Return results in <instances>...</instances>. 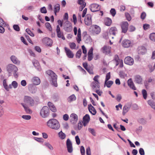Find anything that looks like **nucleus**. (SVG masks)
I'll list each match as a JSON object with an SVG mask.
<instances>
[{"label":"nucleus","mask_w":155,"mask_h":155,"mask_svg":"<svg viewBox=\"0 0 155 155\" xmlns=\"http://www.w3.org/2000/svg\"><path fill=\"white\" fill-rule=\"evenodd\" d=\"M142 94H143V98L145 99H146L147 97V93L146 90L144 89L142 90Z\"/></svg>","instance_id":"49530a36"},{"label":"nucleus","mask_w":155,"mask_h":155,"mask_svg":"<svg viewBox=\"0 0 155 155\" xmlns=\"http://www.w3.org/2000/svg\"><path fill=\"white\" fill-rule=\"evenodd\" d=\"M119 65V67L120 68H122L123 67V60L121 59L119 62L116 63V66Z\"/></svg>","instance_id":"09e8293b"},{"label":"nucleus","mask_w":155,"mask_h":155,"mask_svg":"<svg viewBox=\"0 0 155 155\" xmlns=\"http://www.w3.org/2000/svg\"><path fill=\"white\" fill-rule=\"evenodd\" d=\"M147 103L152 108L155 110V103L153 100L151 99L148 100Z\"/></svg>","instance_id":"2f4dec72"},{"label":"nucleus","mask_w":155,"mask_h":155,"mask_svg":"<svg viewBox=\"0 0 155 155\" xmlns=\"http://www.w3.org/2000/svg\"><path fill=\"white\" fill-rule=\"evenodd\" d=\"M88 130L93 136H96V133L94 129L91 128H88Z\"/></svg>","instance_id":"a18cd8bd"},{"label":"nucleus","mask_w":155,"mask_h":155,"mask_svg":"<svg viewBox=\"0 0 155 155\" xmlns=\"http://www.w3.org/2000/svg\"><path fill=\"white\" fill-rule=\"evenodd\" d=\"M64 29L68 32H71L72 28L71 23L68 21H66L64 24Z\"/></svg>","instance_id":"423d86ee"},{"label":"nucleus","mask_w":155,"mask_h":155,"mask_svg":"<svg viewBox=\"0 0 155 155\" xmlns=\"http://www.w3.org/2000/svg\"><path fill=\"white\" fill-rule=\"evenodd\" d=\"M26 31L27 32L28 34L31 36L33 37L35 36L34 33L32 32L29 29L27 28L26 30Z\"/></svg>","instance_id":"de8ad7c7"},{"label":"nucleus","mask_w":155,"mask_h":155,"mask_svg":"<svg viewBox=\"0 0 155 155\" xmlns=\"http://www.w3.org/2000/svg\"><path fill=\"white\" fill-rule=\"evenodd\" d=\"M66 146L68 152L71 153L73 150L72 145L71 141L69 139H68L67 140Z\"/></svg>","instance_id":"1a4fd4ad"},{"label":"nucleus","mask_w":155,"mask_h":155,"mask_svg":"<svg viewBox=\"0 0 155 155\" xmlns=\"http://www.w3.org/2000/svg\"><path fill=\"white\" fill-rule=\"evenodd\" d=\"M23 103L29 106H32L35 104H37V102H35L33 98L31 97L25 96L24 98Z\"/></svg>","instance_id":"7ed1b4c3"},{"label":"nucleus","mask_w":155,"mask_h":155,"mask_svg":"<svg viewBox=\"0 0 155 155\" xmlns=\"http://www.w3.org/2000/svg\"><path fill=\"white\" fill-rule=\"evenodd\" d=\"M86 153L87 155H91V152L90 147H88L86 149Z\"/></svg>","instance_id":"774afa93"},{"label":"nucleus","mask_w":155,"mask_h":155,"mask_svg":"<svg viewBox=\"0 0 155 155\" xmlns=\"http://www.w3.org/2000/svg\"><path fill=\"white\" fill-rule=\"evenodd\" d=\"M3 86L5 89L7 91H8V85L7 84L6 81L5 79L3 81Z\"/></svg>","instance_id":"a19ab883"},{"label":"nucleus","mask_w":155,"mask_h":155,"mask_svg":"<svg viewBox=\"0 0 155 155\" xmlns=\"http://www.w3.org/2000/svg\"><path fill=\"white\" fill-rule=\"evenodd\" d=\"M41 12L43 13H47V11L45 7H43L41 8L40 9Z\"/></svg>","instance_id":"69168bd1"},{"label":"nucleus","mask_w":155,"mask_h":155,"mask_svg":"<svg viewBox=\"0 0 155 155\" xmlns=\"http://www.w3.org/2000/svg\"><path fill=\"white\" fill-rule=\"evenodd\" d=\"M56 31L58 37L59 38H61L63 40H64L65 38L63 33L61 31L59 25H58L57 26Z\"/></svg>","instance_id":"dca6fc26"},{"label":"nucleus","mask_w":155,"mask_h":155,"mask_svg":"<svg viewBox=\"0 0 155 155\" xmlns=\"http://www.w3.org/2000/svg\"><path fill=\"white\" fill-rule=\"evenodd\" d=\"M120 77L122 78H124L127 76V74L123 71H121L119 74Z\"/></svg>","instance_id":"603ef678"},{"label":"nucleus","mask_w":155,"mask_h":155,"mask_svg":"<svg viewBox=\"0 0 155 155\" xmlns=\"http://www.w3.org/2000/svg\"><path fill=\"white\" fill-rule=\"evenodd\" d=\"M48 105L50 110L52 112H55L57 111L56 107L54 104L51 102L48 103Z\"/></svg>","instance_id":"bb28decb"},{"label":"nucleus","mask_w":155,"mask_h":155,"mask_svg":"<svg viewBox=\"0 0 155 155\" xmlns=\"http://www.w3.org/2000/svg\"><path fill=\"white\" fill-rule=\"evenodd\" d=\"M42 42L46 45L50 46H51L52 44V40L47 37L43 38L42 40Z\"/></svg>","instance_id":"ddd939ff"},{"label":"nucleus","mask_w":155,"mask_h":155,"mask_svg":"<svg viewBox=\"0 0 155 155\" xmlns=\"http://www.w3.org/2000/svg\"><path fill=\"white\" fill-rule=\"evenodd\" d=\"M28 87L29 91L31 94H35L37 91V87L32 84H29Z\"/></svg>","instance_id":"f8f14e48"},{"label":"nucleus","mask_w":155,"mask_h":155,"mask_svg":"<svg viewBox=\"0 0 155 155\" xmlns=\"http://www.w3.org/2000/svg\"><path fill=\"white\" fill-rule=\"evenodd\" d=\"M33 65L35 68L38 71H41V68L40 66L39 63L37 60H33L32 61Z\"/></svg>","instance_id":"393cba45"},{"label":"nucleus","mask_w":155,"mask_h":155,"mask_svg":"<svg viewBox=\"0 0 155 155\" xmlns=\"http://www.w3.org/2000/svg\"><path fill=\"white\" fill-rule=\"evenodd\" d=\"M31 82L34 85H37L41 83L40 78L37 77H34L31 79Z\"/></svg>","instance_id":"412c9836"},{"label":"nucleus","mask_w":155,"mask_h":155,"mask_svg":"<svg viewBox=\"0 0 155 155\" xmlns=\"http://www.w3.org/2000/svg\"><path fill=\"white\" fill-rule=\"evenodd\" d=\"M69 46L70 48L72 49H75L76 46L74 42L70 43Z\"/></svg>","instance_id":"680f3d73"},{"label":"nucleus","mask_w":155,"mask_h":155,"mask_svg":"<svg viewBox=\"0 0 155 155\" xmlns=\"http://www.w3.org/2000/svg\"><path fill=\"white\" fill-rule=\"evenodd\" d=\"M85 24L88 26L92 24L91 16L90 14H87L84 19Z\"/></svg>","instance_id":"9b49d317"},{"label":"nucleus","mask_w":155,"mask_h":155,"mask_svg":"<svg viewBox=\"0 0 155 155\" xmlns=\"http://www.w3.org/2000/svg\"><path fill=\"white\" fill-rule=\"evenodd\" d=\"M135 81L139 84H141L142 81V79L141 77L139 75H137L135 76Z\"/></svg>","instance_id":"473e14b6"},{"label":"nucleus","mask_w":155,"mask_h":155,"mask_svg":"<svg viewBox=\"0 0 155 155\" xmlns=\"http://www.w3.org/2000/svg\"><path fill=\"white\" fill-rule=\"evenodd\" d=\"M14 29L16 31H19L20 30V28L18 25H14L13 26Z\"/></svg>","instance_id":"052dcab7"},{"label":"nucleus","mask_w":155,"mask_h":155,"mask_svg":"<svg viewBox=\"0 0 155 155\" xmlns=\"http://www.w3.org/2000/svg\"><path fill=\"white\" fill-rule=\"evenodd\" d=\"M125 15L128 21H130L131 20V17L129 13L127 12L125 13Z\"/></svg>","instance_id":"8fccbe9b"},{"label":"nucleus","mask_w":155,"mask_h":155,"mask_svg":"<svg viewBox=\"0 0 155 155\" xmlns=\"http://www.w3.org/2000/svg\"><path fill=\"white\" fill-rule=\"evenodd\" d=\"M46 125L48 127L55 130H58L60 127L58 121L55 119H49L47 122Z\"/></svg>","instance_id":"f257e3e1"},{"label":"nucleus","mask_w":155,"mask_h":155,"mask_svg":"<svg viewBox=\"0 0 155 155\" xmlns=\"http://www.w3.org/2000/svg\"><path fill=\"white\" fill-rule=\"evenodd\" d=\"M150 38L152 41H155V33L151 34L150 35Z\"/></svg>","instance_id":"37998d69"},{"label":"nucleus","mask_w":155,"mask_h":155,"mask_svg":"<svg viewBox=\"0 0 155 155\" xmlns=\"http://www.w3.org/2000/svg\"><path fill=\"white\" fill-rule=\"evenodd\" d=\"M22 117L26 120H28L31 118V116L29 115H23L22 116Z\"/></svg>","instance_id":"4d7b16f0"},{"label":"nucleus","mask_w":155,"mask_h":155,"mask_svg":"<svg viewBox=\"0 0 155 155\" xmlns=\"http://www.w3.org/2000/svg\"><path fill=\"white\" fill-rule=\"evenodd\" d=\"M76 97L74 94H72L70 96L68 99V101L71 102L76 100Z\"/></svg>","instance_id":"58836bf2"},{"label":"nucleus","mask_w":155,"mask_h":155,"mask_svg":"<svg viewBox=\"0 0 155 155\" xmlns=\"http://www.w3.org/2000/svg\"><path fill=\"white\" fill-rule=\"evenodd\" d=\"M83 123L84 126H86L88 124L90 120L89 115L88 114H86L83 117Z\"/></svg>","instance_id":"aec40b11"},{"label":"nucleus","mask_w":155,"mask_h":155,"mask_svg":"<svg viewBox=\"0 0 155 155\" xmlns=\"http://www.w3.org/2000/svg\"><path fill=\"white\" fill-rule=\"evenodd\" d=\"M60 9V5L59 4H56L54 5V12L55 15H56V13L58 12Z\"/></svg>","instance_id":"e433bc0d"},{"label":"nucleus","mask_w":155,"mask_h":155,"mask_svg":"<svg viewBox=\"0 0 155 155\" xmlns=\"http://www.w3.org/2000/svg\"><path fill=\"white\" fill-rule=\"evenodd\" d=\"M146 49L143 46H141L139 47L138 48V52L139 54H144L146 53Z\"/></svg>","instance_id":"a878e982"},{"label":"nucleus","mask_w":155,"mask_h":155,"mask_svg":"<svg viewBox=\"0 0 155 155\" xmlns=\"http://www.w3.org/2000/svg\"><path fill=\"white\" fill-rule=\"evenodd\" d=\"M127 84L131 88L134 90H136V88L135 87L134 83L131 78L129 79L128 80Z\"/></svg>","instance_id":"cd10ccee"},{"label":"nucleus","mask_w":155,"mask_h":155,"mask_svg":"<svg viewBox=\"0 0 155 155\" xmlns=\"http://www.w3.org/2000/svg\"><path fill=\"white\" fill-rule=\"evenodd\" d=\"M12 87L14 88H16L18 86V84L17 82L15 81H13L12 83Z\"/></svg>","instance_id":"6e6d98bb"},{"label":"nucleus","mask_w":155,"mask_h":155,"mask_svg":"<svg viewBox=\"0 0 155 155\" xmlns=\"http://www.w3.org/2000/svg\"><path fill=\"white\" fill-rule=\"evenodd\" d=\"M44 145L47 147L48 149L51 150H53V147L48 142H45L44 143Z\"/></svg>","instance_id":"ea45409f"},{"label":"nucleus","mask_w":155,"mask_h":155,"mask_svg":"<svg viewBox=\"0 0 155 155\" xmlns=\"http://www.w3.org/2000/svg\"><path fill=\"white\" fill-rule=\"evenodd\" d=\"M111 19L108 18H107L104 20V23L105 25L107 26H110L112 23Z\"/></svg>","instance_id":"f704fd0d"},{"label":"nucleus","mask_w":155,"mask_h":155,"mask_svg":"<svg viewBox=\"0 0 155 155\" xmlns=\"http://www.w3.org/2000/svg\"><path fill=\"white\" fill-rule=\"evenodd\" d=\"M46 73L47 74L50 76L53 85L55 87H57L58 84L57 82V75L53 71L50 70L47 71Z\"/></svg>","instance_id":"f03ea898"},{"label":"nucleus","mask_w":155,"mask_h":155,"mask_svg":"<svg viewBox=\"0 0 155 155\" xmlns=\"http://www.w3.org/2000/svg\"><path fill=\"white\" fill-rule=\"evenodd\" d=\"M65 52L67 57L69 58H72L74 56V54L72 51L67 47L64 48Z\"/></svg>","instance_id":"a211bd4d"},{"label":"nucleus","mask_w":155,"mask_h":155,"mask_svg":"<svg viewBox=\"0 0 155 155\" xmlns=\"http://www.w3.org/2000/svg\"><path fill=\"white\" fill-rule=\"evenodd\" d=\"M90 9L91 12H94L98 11L100 9V7L97 4H92L90 6Z\"/></svg>","instance_id":"4468645a"},{"label":"nucleus","mask_w":155,"mask_h":155,"mask_svg":"<svg viewBox=\"0 0 155 155\" xmlns=\"http://www.w3.org/2000/svg\"><path fill=\"white\" fill-rule=\"evenodd\" d=\"M4 113L3 108L2 106L0 105V117H2Z\"/></svg>","instance_id":"5fc2aeb1"},{"label":"nucleus","mask_w":155,"mask_h":155,"mask_svg":"<svg viewBox=\"0 0 155 155\" xmlns=\"http://www.w3.org/2000/svg\"><path fill=\"white\" fill-rule=\"evenodd\" d=\"M128 24L127 21H124L122 22L121 27L122 29V32L126 33L128 29Z\"/></svg>","instance_id":"2eb2a0df"},{"label":"nucleus","mask_w":155,"mask_h":155,"mask_svg":"<svg viewBox=\"0 0 155 155\" xmlns=\"http://www.w3.org/2000/svg\"><path fill=\"white\" fill-rule=\"evenodd\" d=\"M88 109L90 113L93 115H95L96 113V111L94 108L91 104L88 105Z\"/></svg>","instance_id":"5701e85b"},{"label":"nucleus","mask_w":155,"mask_h":155,"mask_svg":"<svg viewBox=\"0 0 155 155\" xmlns=\"http://www.w3.org/2000/svg\"><path fill=\"white\" fill-rule=\"evenodd\" d=\"M85 0H78V3L81 5H86V3L84 2Z\"/></svg>","instance_id":"c03bdc74"},{"label":"nucleus","mask_w":155,"mask_h":155,"mask_svg":"<svg viewBox=\"0 0 155 155\" xmlns=\"http://www.w3.org/2000/svg\"><path fill=\"white\" fill-rule=\"evenodd\" d=\"M124 63L129 65H132L134 63V60L131 57L127 56L126 57L124 60Z\"/></svg>","instance_id":"9d476101"},{"label":"nucleus","mask_w":155,"mask_h":155,"mask_svg":"<svg viewBox=\"0 0 155 155\" xmlns=\"http://www.w3.org/2000/svg\"><path fill=\"white\" fill-rule=\"evenodd\" d=\"M9 76H10L13 73L14 76H15V74L18 70L17 68L15 65L9 64L6 67Z\"/></svg>","instance_id":"20e7f679"},{"label":"nucleus","mask_w":155,"mask_h":155,"mask_svg":"<svg viewBox=\"0 0 155 155\" xmlns=\"http://www.w3.org/2000/svg\"><path fill=\"white\" fill-rule=\"evenodd\" d=\"M117 32V30L116 27H114L110 28L109 30V33L110 35H115Z\"/></svg>","instance_id":"c756f323"},{"label":"nucleus","mask_w":155,"mask_h":155,"mask_svg":"<svg viewBox=\"0 0 155 155\" xmlns=\"http://www.w3.org/2000/svg\"><path fill=\"white\" fill-rule=\"evenodd\" d=\"M139 152L140 155H144L145 153L143 149L142 148H140L139 150Z\"/></svg>","instance_id":"338daca9"},{"label":"nucleus","mask_w":155,"mask_h":155,"mask_svg":"<svg viewBox=\"0 0 155 155\" xmlns=\"http://www.w3.org/2000/svg\"><path fill=\"white\" fill-rule=\"evenodd\" d=\"M49 114V110L48 107L44 106L41 109L40 112V115L43 118L48 117Z\"/></svg>","instance_id":"39448f33"},{"label":"nucleus","mask_w":155,"mask_h":155,"mask_svg":"<svg viewBox=\"0 0 155 155\" xmlns=\"http://www.w3.org/2000/svg\"><path fill=\"white\" fill-rule=\"evenodd\" d=\"M70 118L71 123L73 124H75L78 121V116L76 114L73 113L70 115Z\"/></svg>","instance_id":"f3484780"},{"label":"nucleus","mask_w":155,"mask_h":155,"mask_svg":"<svg viewBox=\"0 0 155 155\" xmlns=\"http://www.w3.org/2000/svg\"><path fill=\"white\" fill-rule=\"evenodd\" d=\"M53 99L55 102L57 101L60 99L59 96L57 94L54 95L53 97Z\"/></svg>","instance_id":"79ce46f5"},{"label":"nucleus","mask_w":155,"mask_h":155,"mask_svg":"<svg viewBox=\"0 0 155 155\" xmlns=\"http://www.w3.org/2000/svg\"><path fill=\"white\" fill-rule=\"evenodd\" d=\"M92 29V32L94 35L98 34L101 32V28L97 25L92 26L91 28Z\"/></svg>","instance_id":"0eeeda50"},{"label":"nucleus","mask_w":155,"mask_h":155,"mask_svg":"<svg viewBox=\"0 0 155 155\" xmlns=\"http://www.w3.org/2000/svg\"><path fill=\"white\" fill-rule=\"evenodd\" d=\"M130 41L128 40H124L122 43V46L125 48H128L130 45Z\"/></svg>","instance_id":"c85d7f7f"},{"label":"nucleus","mask_w":155,"mask_h":155,"mask_svg":"<svg viewBox=\"0 0 155 155\" xmlns=\"http://www.w3.org/2000/svg\"><path fill=\"white\" fill-rule=\"evenodd\" d=\"M132 105L131 103L129 102L126 104L124 106L122 111V114L124 115L128 112L130 109Z\"/></svg>","instance_id":"6e6552de"},{"label":"nucleus","mask_w":155,"mask_h":155,"mask_svg":"<svg viewBox=\"0 0 155 155\" xmlns=\"http://www.w3.org/2000/svg\"><path fill=\"white\" fill-rule=\"evenodd\" d=\"M113 83V82L111 81H106H106H105L104 85H106L107 87L110 88L111 87Z\"/></svg>","instance_id":"4c0bfd02"},{"label":"nucleus","mask_w":155,"mask_h":155,"mask_svg":"<svg viewBox=\"0 0 155 155\" xmlns=\"http://www.w3.org/2000/svg\"><path fill=\"white\" fill-rule=\"evenodd\" d=\"M110 13L114 17L116 14V12L115 9L111 8L110 11Z\"/></svg>","instance_id":"bf43d9fd"},{"label":"nucleus","mask_w":155,"mask_h":155,"mask_svg":"<svg viewBox=\"0 0 155 155\" xmlns=\"http://www.w3.org/2000/svg\"><path fill=\"white\" fill-rule=\"evenodd\" d=\"M10 59L14 64L17 65L20 64V61L15 56L12 55L10 57Z\"/></svg>","instance_id":"4be33fe9"},{"label":"nucleus","mask_w":155,"mask_h":155,"mask_svg":"<svg viewBox=\"0 0 155 155\" xmlns=\"http://www.w3.org/2000/svg\"><path fill=\"white\" fill-rule=\"evenodd\" d=\"M102 52L106 54H110L111 51V47L109 46L105 45L102 48Z\"/></svg>","instance_id":"6ab92c4d"},{"label":"nucleus","mask_w":155,"mask_h":155,"mask_svg":"<svg viewBox=\"0 0 155 155\" xmlns=\"http://www.w3.org/2000/svg\"><path fill=\"white\" fill-rule=\"evenodd\" d=\"M45 26L50 31L52 30V28L51 26L49 23L47 22L45 24Z\"/></svg>","instance_id":"3c124183"},{"label":"nucleus","mask_w":155,"mask_h":155,"mask_svg":"<svg viewBox=\"0 0 155 155\" xmlns=\"http://www.w3.org/2000/svg\"><path fill=\"white\" fill-rule=\"evenodd\" d=\"M59 137L61 140L64 139L66 137L65 134L63 133L62 131L59 132L58 134Z\"/></svg>","instance_id":"c9c22d12"},{"label":"nucleus","mask_w":155,"mask_h":155,"mask_svg":"<svg viewBox=\"0 0 155 155\" xmlns=\"http://www.w3.org/2000/svg\"><path fill=\"white\" fill-rule=\"evenodd\" d=\"M80 151L81 155H85V150L83 146H81Z\"/></svg>","instance_id":"13d9d810"},{"label":"nucleus","mask_w":155,"mask_h":155,"mask_svg":"<svg viewBox=\"0 0 155 155\" xmlns=\"http://www.w3.org/2000/svg\"><path fill=\"white\" fill-rule=\"evenodd\" d=\"M110 78V73L109 72V73H107L106 75V78H105V81H106V82L107 81H108V80Z\"/></svg>","instance_id":"e2e57ef3"},{"label":"nucleus","mask_w":155,"mask_h":155,"mask_svg":"<svg viewBox=\"0 0 155 155\" xmlns=\"http://www.w3.org/2000/svg\"><path fill=\"white\" fill-rule=\"evenodd\" d=\"M21 104L23 106L24 108L25 111L26 113L27 114H30L31 113V110L29 109V107H28V105L25 104L24 103H21Z\"/></svg>","instance_id":"7c9ffc66"},{"label":"nucleus","mask_w":155,"mask_h":155,"mask_svg":"<svg viewBox=\"0 0 155 155\" xmlns=\"http://www.w3.org/2000/svg\"><path fill=\"white\" fill-rule=\"evenodd\" d=\"M81 30L80 28H79L78 31V35H77V37L76 38V39L78 43H79L81 41Z\"/></svg>","instance_id":"72a5a7b5"},{"label":"nucleus","mask_w":155,"mask_h":155,"mask_svg":"<svg viewBox=\"0 0 155 155\" xmlns=\"http://www.w3.org/2000/svg\"><path fill=\"white\" fill-rule=\"evenodd\" d=\"M91 86L93 90L99 89L100 87L99 82H98L97 83L95 81H93L91 84Z\"/></svg>","instance_id":"b1692460"},{"label":"nucleus","mask_w":155,"mask_h":155,"mask_svg":"<svg viewBox=\"0 0 155 155\" xmlns=\"http://www.w3.org/2000/svg\"><path fill=\"white\" fill-rule=\"evenodd\" d=\"M82 53L81 50V49L79 50L76 53V56L77 58H79L81 57V54Z\"/></svg>","instance_id":"864d4df0"},{"label":"nucleus","mask_w":155,"mask_h":155,"mask_svg":"<svg viewBox=\"0 0 155 155\" xmlns=\"http://www.w3.org/2000/svg\"><path fill=\"white\" fill-rule=\"evenodd\" d=\"M114 60L115 61L116 63L119 62L121 59H119V57L117 55H115L114 57Z\"/></svg>","instance_id":"0e129e2a"}]
</instances>
